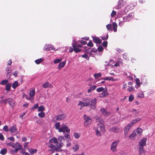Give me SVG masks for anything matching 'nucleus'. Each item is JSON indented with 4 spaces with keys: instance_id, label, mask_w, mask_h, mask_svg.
Masks as SVG:
<instances>
[{
    "instance_id": "nucleus-1",
    "label": "nucleus",
    "mask_w": 155,
    "mask_h": 155,
    "mask_svg": "<svg viewBox=\"0 0 155 155\" xmlns=\"http://www.w3.org/2000/svg\"><path fill=\"white\" fill-rule=\"evenodd\" d=\"M82 101H84L87 104V107L89 106L91 109L94 110L96 107V103L97 101V99L95 98L94 99L83 98Z\"/></svg>"
},
{
    "instance_id": "nucleus-2",
    "label": "nucleus",
    "mask_w": 155,
    "mask_h": 155,
    "mask_svg": "<svg viewBox=\"0 0 155 155\" xmlns=\"http://www.w3.org/2000/svg\"><path fill=\"white\" fill-rule=\"evenodd\" d=\"M134 12H131L127 16L123 17L122 18V19L119 23V26H122L124 24L125 22L129 21L134 17Z\"/></svg>"
},
{
    "instance_id": "nucleus-3",
    "label": "nucleus",
    "mask_w": 155,
    "mask_h": 155,
    "mask_svg": "<svg viewBox=\"0 0 155 155\" xmlns=\"http://www.w3.org/2000/svg\"><path fill=\"white\" fill-rule=\"evenodd\" d=\"M95 118L96 122L99 123L98 124L97 129H99L101 131L104 132L105 131V129L104 126L103 124L104 120L103 119L97 116H96Z\"/></svg>"
},
{
    "instance_id": "nucleus-4",
    "label": "nucleus",
    "mask_w": 155,
    "mask_h": 155,
    "mask_svg": "<svg viewBox=\"0 0 155 155\" xmlns=\"http://www.w3.org/2000/svg\"><path fill=\"white\" fill-rule=\"evenodd\" d=\"M84 124L85 127H88L90 125L92 122V120L91 118L87 116L84 115Z\"/></svg>"
},
{
    "instance_id": "nucleus-5",
    "label": "nucleus",
    "mask_w": 155,
    "mask_h": 155,
    "mask_svg": "<svg viewBox=\"0 0 155 155\" xmlns=\"http://www.w3.org/2000/svg\"><path fill=\"white\" fill-rule=\"evenodd\" d=\"M64 136H59L58 137L57 140L60 143H58L56 144V147L58 148H61L64 145V143L62 142L63 140L64 141Z\"/></svg>"
},
{
    "instance_id": "nucleus-6",
    "label": "nucleus",
    "mask_w": 155,
    "mask_h": 155,
    "mask_svg": "<svg viewBox=\"0 0 155 155\" xmlns=\"http://www.w3.org/2000/svg\"><path fill=\"white\" fill-rule=\"evenodd\" d=\"M119 143V141L116 140L112 142L110 146V150L113 152L117 151V145Z\"/></svg>"
},
{
    "instance_id": "nucleus-7",
    "label": "nucleus",
    "mask_w": 155,
    "mask_h": 155,
    "mask_svg": "<svg viewBox=\"0 0 155 155\" xmlns=\"http://www.w3.org/2000/svg\"><path fill=\"white\" fill-rule=\"evenodd\" d=\"M66 117V115L64 114H60L54 117L52 120L54 122H56L58 120H63Z\"/></svg>"
},
{
    "instance_id": "nucleus-8",
    "label": "nucleus",
    "mask_w": 155,
    "mask_h": 155,
    "mask_svg": "<svg viewBox=\"0 0 155 155\" xmlns=\"http://www.w3.org/2000/svg\"><path fill=\"white\" fill-rule=\"evenodd\" d=\"M70 130L65 125H63L60 127L58 130V131L60 132H63L64 133L66 132L68 133L70 132Z\"/></svg>"
},
{
    "instance_id": "nucleus-9",
    "label": "nucleus",
    "mask_w": 155,
    "mask_h": 155,
    "mask_svg": "<svg viewBox=\"0 0 155 155\" xmlns=\"http://www.w3.org/2000/svg\"><path fill=\"white\" fill-rule=\"evenodd\" d=\"M120 130V128L116 126L111 127L109 130V131L115 133H119Z\"/></svg>"
},
{
    "instance_id": "nucleus-10",
    "label": "nucleus",
    "mask_w": 155,
    "mask_h": 155,
    "mask_svg": "<svg viewBox=\"0 0 155 155\" xmlns=\"http://www.w3.org/2000/svg\"><path fill=\"white\" fill-rule=\"evenodd\" d=\"M93 41L95 43L100 44L101 43L102 40L98 37H92Z\"/></svg>"
},
{
    "instance_id": "nucleus-11",
    "label": "nucleus",
    "mask_w": 155,
    "mask_h": 155,
    "mask_svg": "<svg viewBox=\"0 0 155 155\" xmlns=\"http://www.w3.org/2000/svg\"><path fill=\"white\" fill-rule=\"evenodd\" d=\"M147 141V138H143L140 140L139 142V147H143L146 145V142Z\"/></svg>"
},
{
    "instance_id": "nucleus-12",
    "label": "nucleus",
    "mask_w": 155,
    "mask_h": 155,
    "mask_svg": "<svg viewBox=\"0 0 155 155\" xmlns=\"http://www.w3.org/2000/svg\"><path fill=\"white\" fill-rule=\"evenodd\" d=\"M133 5L131 4L130 5H128L124 9V12L122 13V15H124L125 13H127L130 9H132L133 8L132 6Z\"/></svg>"
},
{
    "instance_id": "nucleus-13",
    "label": "nucleus",
    "mask_w": 155,
    "mask_h": 155,
    "mask_svg": "<svg viewBox=\"0 0 155 155\" xmlns=\"http://www.w3.org/2000/svg\"><path fill=\"white\" fill-rule=\"evenodd\" d=\"M9 130L12 134L16 132L17 131L16 127L15 126H11Z\"/></svg>"
},
{
    "instance_id": "nucleus-14",
    "label": "nucleus",
    "mask_w": 155,
    "mask_h": 155,
    "mask_svg": "<svg viewBox=\"0 0 155 155\" xmlns=\"http://www.w3.org/2000/svg\"><path fill=\"white\" fill-rule=\"evenodd\" d=\"M134 132L136 133L137 136L138 135V136H140L141 135L143 130L139 128L135 130Z\"/></svg>"
},
{
    "instance_id": "nucleus-15",
    "label": "nucleus",
    "mask_w": 155,
    "mask_h": 155,
    "mask_svg": "<svg viewBox=\"0 0 155 155\" xmlns=\"http://www.w3.org/2000/svg\"><path fill=\"white\" fill-rule=\"evenodd\" d=\"M49 142L51 143H54L56 145L58 143L57 139L55 137H53L49 140Z\"/></svg>"
},
{
    "instance_id": "nucleus-16",
    "label": "nucleus",
    "mask_w": 155,
    "mask_h": 155,
    "mask_svg": "<svg viewBox=\"0 0 155 155\" xmlns=\"http://www.w3.org/2000/svg\"><path fill=\"white\" fill-rule=\"evenodd\" d=\"M101 111L102 113L105 116H108L110 115V113L109 112L107 111L106 109L102 108L101 109Z\"/></svg>"
},
{
    "instance_id": "nucleus-17",
    "label": "nucleus",
    "mask_w": 155,
    "mask_h": 155,
    "mask_svg": "<svg viewBox=\"0 0 155 155\" xmlns=\"http://www.w3.org/2000/svg\"><path fill=\"white\" fill-rule=\"evenodd\" d=\"M131 127V126L129 125V124H128V125L126 126L124 129V134L125 135H127V134L129 131V130L130 127Z\"/></svg>"
},
{
    "instance_id": "nucleus-18",
    "label": "nucleus",
    "mask_w": 155,
    "mask_h": 155,
    "mask_svg": "<svg viewBox=\"0 0 155 155\" xmlns=\"http://www.w3.org/2000/svg\"><path fill=\"white\" fill-rule=\"evenodd\" d=\"M72 45L75 52L77 53L81 51V49L78 48L77 47V46L74 45V44H72Z\"/></svg>"
},
{
    "instance_id": "nucleus-19",
    "label": "nucleus",
    "mask_w": 155,
    "mask_h": 155,
    "mask_svg": "<svg viewBox=\"0 0 155 155\" xmlns=\"http://www.w3.org/2000/svg\"><path fill=\"white\" fill-rule=\"evenodd\" d=\"M9 105L13 107L15 106V103L13 102V99L10 98H8V102Z\"/></svg>"
},
{
    "instance_id": "nucleus-20",
    "label": "nucleus",
    "mask_w": 155,
    "mask_h": 155,
    "mask_svg": "<svg viewBox=\"0 0 155 155\" xmlns=\"http://www.w3.org/2000/svg\"><path fill=\"white\" fill-rule=\"evenodd\" d=\"M42 87L45 88H47L48 87H51L52 85L51 84H49L48 82H46L44 83L42 85Z\"/></svg>"
},
{
    "instance_id": "nucleus-21",
    "label": "nucleus",
    "mask_w": 155,
    "mask_h": 155,
    "mask_svg": "<svg viewBox=\"0 0 155 155\" xmlns=\"http://www.w3.org/2000/svg\"><path fill=\"white\" fill-rule=\"evenodd\" d=\"M139 155H144V151L143 149V147H139Z\"/></svg>"
},
{
    "instance_id": "nucleus-22",
    "label": "nucleus",
    "mask_w": 155,
    "mask_h": 155,
    "mask_svg": "<svg viewBox=\"0 0 155 155\" xmlns=\"http://www.w3.org/2000/svg\"><path fill=\"white\" fill-rule=\"evenodd\" d=\"M66 63V61H63L60 63L58 65V70H60L63 68L65 65Z\"/></svg>"
},
{
    "instance_id": "nucleus-23",
    "label": "nucleus",
    "mask_w": 155,
    "mask_h": 155,
    "mask_svg": "<svg viewBox=\"0 0 155 155\" xmlns=\"http://www.w3.org/2000/svg\"><path fill=\"white\" fill-rule=\"evenodd\" d=\"M140 120V119L139 118H137L136 119H134L131 122L129 123V125L131 126L134 124L136 123L137 122Z\"/></svg>"
},
{
    "instance_id": "nucleus-24",
    "label": "nucleus",
    "mask_w": 155,
    "mask_h": 155,
    "mask_svg": "<svg viewBox=\"0 0 155 155\" xmlns=\"http://www.w3.org/2000/svg\"><path fill=\"white\" fill-rule=\"evenodd\" d=\"M97 87L96 85H92L91 86L90 88L87 90V92L89 93L91 92L92 91L94 90Z\"/></svg>"
},
{
    "instance_id": "nucleus-25",
    "label": "nucleus",
    "mask_w": 155,
    "mask_h": 155,
    "mask_svg": "<svg viewBox=\"0 0 155 155\" xmlns=\"http://www.w3.org/2000/svg\"><path fill=\"white\" fill-rule=\"evenodd\" d=\"M123 2L122 0H119L118 2V3L119 4L117 6V8L118 9H120L122 7V6H123V5L124 4H125L126 2H124L123 4H122V3Z\"/></svg>"
},
{
    "instance_id": "nucleus-26",
    "label": "nucleus",
    "mask_w": 155,
    "mask_h": 155,
    "mask_svg": "<svg viewBox=\"0 0 155 155\" xmlns=\"http://www.w3.org/2000/svg\"><path fill=\"white\" fill-rule=\"evenodd\" d=\"M64 136L65 137V139L67 142H69L71 141V137L69 134H66Z\"/></svg>"
},
{
    "instance_id": "nucleus-27",
    "label": "nucleus",
    "mask_w": 155,
    "mask_h": 155,
    "mask_svg": "<svg viewBox=\"0 0 155 155\" xmlns=\"http://www.w3.org/2000/svg\"><path fill=\"white\" fill-rule=\"evenodd\" d=\"M19 145V147H17V148H15L14 150V152L15 153H16L18 152V151L21 149V144H20L18 143L17 142L15 143L16 146H17V145Z\"/></svg>"
},
{
    "instance_id": "nucleus-28",
    "label": "nucleus",
    "mask_w": 155,
    "mask_h": 155,
    "mask_svg": "<svg viewBox=\"0 0 155 155\" xmlns=\"http://www.w3.org/2000/svg\"><path fill=\"white\" fill-rule=\"evenodd\" d=\"M45 49L46 51H49L51 50H54V51L56 50L55 49V48L53 47V46L51 45H48L47 47L45 48Z\"/></svg>"
},
{
    "instance_id": "nucleus-29",
    "label": "nucleus",
    "mask_w": 155,
    "mask_h": 155,
    "mask_svg": "<svg viewBox=\"0 0 155 155\" xmlns=\"http://www.w3.org/2000/svg\"><path fill=\"white\" fill-rule=\"evenodd\" d=\"M86 104H87L85 103L84 101H80L78 104V106H81L82 107H87Z\"/></svg>"
},
{
    "instance_id": "nucleus-30",
    "label": "nucleus",
    "mask_w": 155,
    "mask_h": 155,
    "mask_svg": "<svg viewBox=\"0 0 155 155\" xmlns=\"http://www.w3.org/2000/svg\"><path fill=\"white\" fill-rule=\"evenodd\" d=\"M11 84L10 83H7L5 85V90L8 91L10 90Z\"/></svg>"
},
{
    "instance_id": "nucleus-31",
    "label": "nucleus",
    "mask_w": 155,
    "mask_h": 155,
    "mask_svg": "<svg viewBox=\"0 0 155 155\" xmlns=\"http://www.w3.org/2000/svg\"><path fill=\"white\" fill-rule=\"evenodd\" d=\"M72 149L74 151L76 152L79 149V145L78 144L74 145L73 146Z\"/></svg>"
},
{
    "instance_id": "nucleus-32",
    "label": "nucleus",
    "mask_w": 155,
    "mask_h": 155,
    "mask_svg": "<svg viewBox=\"0 0 155 155\" xmlns=\"http://www.w3.org/2000/svg\"><path fill=\"white\" fill-rule=\"evenodd\" d=\"M113 29L114 32H116L117 31V25L115 22H113L112 23Z\"/></svg>"
},
{
    "instance_id": "nucleus-33",
    "label": "nucleus",
    "mask_w": 155,
    "mask_h": 155,
    "mask_svg": "<svg viewBox=\"0 0 155 155\" xmlns=\"http://www.w3.org/2000/svg\"><path fill=\"white\" fill-rule=\"evenodd\" d=\"M7 152V150L6 148H4L3 149H1L0 151V153L3 155L5 154Z\"/></svg>"
},
{
    "instance_id": "nucleus-34",
    "label": "nucleus",
    "mask_w": 155,
    "mask_h": 155,
    "mask_svg": "<svg viewBox=\"0 0 155 155\" xmlns=\"http://www.w3.org/2000/svg\"><path fill=\"white\" fill-rule=\"evenodd\" d=\"M44 60L43 58H39L35 61V62L36 64H38L41 63Z\"/></svg>"
},
{
    "instance_id": "nucleus-35",
    "label": "nucleus",
    "mask_w": 155,
    "mask_h": 155,
    "mask_svg": "<svg viewBox=\"0 0 155 155\" xmlns=\"http://www.w3.org/2000/svg\"><path fill=\"white\" fill-rule=\"evenodd\" d=\"M136 136H137V135L134 131L129 136V138L131 140H134L135 139V137Z\"/></svg>"
},
{
    "instance_id": "nucleus-36",
    "label": "nucleus",
    "mask_w": 155,
    "mask_h": 155,
    "mask_svg": "<svg viewBox=\"0 0 155 155\" xmlns=\"http://www.w3.org/2000/svg\"><path fill=\"white\" fill-rule=\"evenodd\" d=\"M12 87L14 89L16 88L18 85V81H15L12 84Z\"/></svg>"
},
{
    "instance_id": "nucleus-37",
    "label": "nucleus",
    "mask_w": 155,
    "mask_h": 155,
    "mask_svg": "<svg viewBox=\"0 0 155 155\" xmlns=\"http://www.w3.org/2000/svg\"><path fill=\"white\" fill-rule=\"evenodd\" d=\"M136 82L137 86H135L136 88H138L140 86V80L138 78H137L136 79Z\"/></svg>"
},
{
    "instance_id": "nucleus-38",
    "label": "nucleus",
    "mask_w": 155,
    "mask_h": 155,
    "mask_svg": "<svg viewBox=\"0 0 155 155\" xmlns=\"http://www.w3.org/2000/svg\"><path fill=\"white\" fill-rule=\"evenodd\" d=\"M45 110V107L42 105L38 107V111L43 112Z\"/></svg>"
},
{
    "instance_id": "nucleus-39",
    "label": "nucleus",
    "mask_w": 155,
    "mask_h": 155,
    "mask_svg": "<svg viewBox=\"0 0 155 155\" xmlns=\"http://www.w3.org/2000/svg\"><path fill=\"white\" fill-rule=\"evenodd\" d=\"M105 80H109L111 81H114L115 79L113 77H107L104 79Z\"/></svg>"
},
{
    "instance_id": "nucleus-40",
    "label": "nucleus",
    "mask_w": 155,
    "mask_h": 155,
    "mask_svg": "<svg viewBox=\"0 0 155 155\" xmlns=\"http://www.w3.org/2000/svg\"><path fill=\"white\" fill-rule=\"evenodd\" d=\"M106 92L103 91L101 93L99 94V96L100 97H103L106 96Z\"/></svg>"
},
{
    "instance_id": "nucleus-41",
    "label": "nucleus",
    "mask_w": 155,
    "mask_h": 155,
    "mask_svg": "<svg viewBox=\"0 0 155 155\" xmlns=\"http://www.w3.org/2000/svg\"><path fill=\"white\" fill-rule=\"evenodd\" d=\"M38 116L40 117L43 118L45 117V114L43 112H41L40 113L38 114Z\"/></svg>"
},
{
    "instance_id": "nucleus-42",
    "label": "nucleus",
    "mask_w": 155,
    "mask_h": 155,
    "mask_svg": "<svg viewBox=\"0 0 155 155\" xmlns=\"http://www.w3.org/2000/svg\"><path fill=\"white\" fill-rule=\"evenodd\" d=\"M29 152L31 154H33L34 153H36L37 150L36 149H30L29 150Z\"/></svg>"
},
{
    "instance_id": "nucleus-43",
    "label": "nucleus",
    "mask_w": 155,
    "mask_h": 155,
    "mask_svg": "<svg viewBox=\"0 0 155 155\" xmlns=\"http://www.w3.org/2000/svg\"><path fill=\"white\" fill-rule=\"evenodd\" d=\"M7 146H11L13 148H15V147H16L15 144L14 143L11 142L8 143H7Z\"/></svg>"
},
{
    "instance_id": "nucleus-44",
    "label": "nucleus",
    "mask_w": 155,
    "mask_h": 155,
    "mask_svg": "<svg viewBox=\"0 0 155 155\" xmlns=\"http://www.w3.org/2000/svg\"><path fill=\"white\" fill-rule=\"evenodd\" d=\"M94 76L95 79H97L101 77V73H95L94 75Z\"/></svg>"
},
{
    "instance_id": "nucleus-45",
    "label": "nucleus",
    "mask_w": 155,
    "mask_h": 155,
    "mask_svg": "<svg viewBox=\"0 0 155 155\" xmlns=\"http://www.w3.org/2000/svg\"><path fill=\"white\" fill-rule=\"evenodd\" d=\"M35 90H32L31 91L29 92V96L31 97H32L35 95Z\"/></svg>"
},
{
    "instance_id": "nucleus-46",
    "label": "nucleus",
    "mask_w": 155,
    "mask_h": 155,
    "mask_svg": "<svg viewBox=\"0 0 155 155\" xmlns=\"http://www.w3.org/2000/svg\"><path fill=\"white\" fill-rule=\"evenodd\" d=\"M60 123L57 122L54 124L55 128L56 129H58L59 130V129L60 128Z\"/></svg>"
},
{
    "instance_id": "nucleus-47",
    "label": "nucleus",
    "mask_w": 155,
    "mask_h": 155,
    "mask_svg": "<svg viewBox=\"0 0 155 155\" xmlns=\"http://www.w3.org/2000/svg\"><path fill=\"white\" fill-rule=\"evenodd\" d=\"M106 27L107 30L109 31H112V29L111 28V25L110 24H109L106 25Z\"/></svg>"
},
{
    "instance_id": "nucleus-48",
    "label": "nucleus",
    "mask_w": 155,
    "mask_h": 155,
    "mask_svg": "<svg viewBox=\"0 0 155 155\" xmlns=\"http://www.w3.org/2000/svg\"><path fill=\"white\" fill-rule=\"evenodd\" d=\"M8 81L7 80H2L0 83V84L2 85H5L7 84Z\"/></svg>"
},
{
    "instance_id": "nucleus-49",
    "label": "nucleus",
    "mask_w": 155,
    "mask_h": 155,
    "mask_svg": "<svg viewBox=\"0 0 155 155\" xmlns=\"http://www.w3.org/2000/svg\"><path fill=\"white\" fill-rule=\"evenodd\" d=\"M85 52L86 53L89 54H91L92 53L91 49V48H88L87 49L85 50Z\"/></svg>"
},
{
    "instance_id": "nucleus-50",
    "label": "nucleus",
    "mask_w": 155,
    "mask_h": 155,
    "mask_svg": "<svg viewBox=\"0 0 155 155\" xmlns=\"http://www.w3.org/2000/svg\"><path fill=\"white\" fill-rule=\"evenodd\" d=\"M134 99V96L131 94L130 95V96L129 97L128 100L130 102H131Z\"/></svg>"
},
{
    "instance_id": "nucleus-51",
    "label": "nucleus",
    "mask_w": 155,
    "mask_h": 155,
    "mask_svg": "<svg viewBox=\"0 0 155 155\" xmlns=\"http://www.w3.org/2000/svg\"><path fill=\"white\" fill-rule=\"evenodd\" d=\"M73 135L76 139L80 137V135L77 133H75Z\"/></svg>"
},
{
    "instance_id": "nucleus-52",
    "label": "nucleus",
    "mask_w": 155,
    "mask_h": 155,
    "mask_svg": "<svg viewBox=\"0 0 155 155\" xmlns=\"http://www.w3.org/2000/svg\"><path fill=\"white\" fill-rule=\"evenodd\" d=\"M104 90V89L103 87H99V88H98L97 89V91L98 92H99L102 91H103Z\"/></svg>"
},
{
    "instance_id": "nucleus-53",
    "label": "nucleus",
    "mask_w": 155,
    "mask_h": 155,
    "mask_svg": "<svg viewBox=\"0 0 155 155\" xmlns=\"http://www.w3.org/2000/svg\"><path fill=\"white\" fill-rule=\"evenodd\" d=\"M96 132V134L97 136H100L101 135V133L99 130L97 128L95 130Z\"/></svg>"
},
{
    "instance_id": "nucleus-54",
    "label": "nucleus",
    "mask_w": 155,
    "mask_h": 155,
    "mask_svg": "<svg viewBox=\"0 0 155 155\" xmlns=\"http://www.w3.org/2000/svg\"><path fill=\"white\" fill-rule=\"evenodd\" d=\"M8 102V98L1 101H0V103L2 104H6Z\"/></svg>"
},
{
    "instance_id": "nucleus-55",
    "label": "nucleus",
    "mask_w": 155,
    "mask_h": 155,
    "mask_svg": "<svg viewBox=\"0 0 155 155\" xmlns=\"http://www.w3.org/2000/svg\"><path fill=\"white\" fill-rule=\"evenodd\" d=\"M97 50L101 52V51H102L103 50L104 48L102 46L100 45L98 47V48H97Z\"/></svg>"
},
{
    "instance_id": "nucleus-56",
    "label": "nucleus",
    "mask_w": 155,
    "mask_h": 155,
    "mask_svg": "<svg viewBox=\"0 0 155 155\" xmlns=\"http://www.w3.org/2000/svg\"><path fill=\"white\" fill-rule=\"evenodd\" d=\"M38 107V103L36 104L32 107L31 109L32 110H34L35 109H37Z\"/></svg>"
},
{
    "instance_id": "nucleus-57",
    "label": "nucleus",
    "mask_w": 155,
    "mask_h": 155,
    "mask_svg": "<svg viewBox=\"0 0 155 155\" xmlns=\"http://www.w3.org/2000/svg\"><path fill=\"white\" fill-rule=\"evenodd\" d=\"M6 71H8L7 75H8L9 73L11 71V70L10 69V68L9 67H7L6 69Z\"/></svg>"
},
{
    "instance_id": "nucleus-58",
    "label": "nucleus",
    "mask_w": 155,
    "mask_h": 155,
    "mask_svg": "<svg viewBox=\"0 0 155 155\" xmlns=\"http://www.w3.org/2000/svg\"><path fill=\"white\" fill-rule=\"evenodd\" d=\"M87 45L88 46L91 47H92L94 46V45H93L92 42L91 41H89V42L87 44Z\"/></svg>"
},
{
    "instance_id": "nucleus-59",
    "label": "nucleus",
    "mask_w": 155,
    "mask_h": 155,
    "mask_svg": "<svg viewBox=\"0 0 155 155\" xmlns=\"http://www.w3.org/2000/svg\"><path fill=\"white\" fill-rule=\"evenodd\" d=\"M127 90L129 92L134 91V88L133 87H129L127 89Z\"/></svg>"
},
{
    "instance_id": "nucleus-60",
    "label": "nucleus",
    "mask_w": 155,
    "mask_h": 155,
    "mask_svg": "<svg viewBox=\"0 0 155 155\" xmlns=\"http://www.w3.org/2000/svg\"><path fill=\"white\" fill-rule=\"evenodd\" d=\"M62 60L61 59H57L55 60L54 61V64H57L60 62Z\"/></svg>"
},
{
    "instance_id": "nucleus-61",
    "label": "nucleus",
    "mask_w": 155,
    "mask_h": 155,
    "mask_svg": "<svg viewBox=\"0 0 155 155\" xmlns=\"http://www.w3.org/2000/svg\"><path fill=\"white\" fill-rule=\"evenodd\" d=\"M101 38L103 40H107L108 38V34H107L106 36H104L103 37H101Z\"/></svg>"
},
{
    "instance_id": "nucleus-62",
    "label": "nucleus",
    "mask_w": 155,
    "mask_h": 155,
    "mask_svg": "<svg viewBox=\"0 0 155 155\" xmlns=\"http://www.w3.org/2000/svg\"><path fill=\"white\" fill-rule=\"evenodd\" d=\"M102 45L104 47H107V41H104L102 43Z\"/></svg>"
},
{
    "instance_id": "nucleus-63",
    "label": "nucleus",
    "mask_w": 155,
    "mask_h": 155,
    "mask_svg": "<svg viewBox=\"0 0 155 155\" xmlns=\"http://www.w3.org/2000/svg\"><path fill=\"white\" fill-rule=\"evenodd\" d=\"M116 12L113 10L111 14V16L112 17H114V16H115L116 15Z\"/></svg>"
},
{
    "instance_id": "nucleus-64",
    "label": "nucleus",
    "mask_w": 155,
    "mask_h": 155,
    "mask_svg": "<svg viewBox=\"0 0 155 155\" xmlns=\"http://www.w3.org/2000/svg\"><path fill=\"white\" fill-rule=\"evenodd\" d=\"M3 129L6 132H7L8 131V127L7 126H5L3 128Z\"/></svg>"
}]
</instances>
